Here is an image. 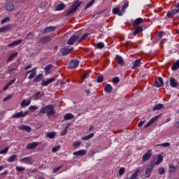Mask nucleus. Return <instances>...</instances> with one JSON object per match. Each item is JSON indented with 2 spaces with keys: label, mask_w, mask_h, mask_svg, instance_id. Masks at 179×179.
<instances>
[{
  "label": "nucleus",
  "mask_w": 179,
  "mask_h": 179,
  "mask_svg": "<svg viewBox=\"0 0 179 179\" xmlns=\"http://www.w3.org/2000/svg\"><path fill=\"white\" fill-rule=\"evenodd\" d=\"M87 36H89V34H85L80 38L78 35H73L68 39L66 44L68 45H73L76 41H78V44H80V43H82V41H83V40H85Z\"/></svg>",
  "instance_id": "1"
},
{
  "label": "nucleus",
  "mask_w": 179,
  "mask_h": 179,
  "mask_svg": "<svg viewBox=\"0 0 179 179\" xmlns=\"http://www.w3.org/2000/svg\"><path fill=\"white\" fill-rule=\"evenodd\" d=\"M39 113L41 114H46L48 116V115H53L55 114V110H54V105H47L45 107H42Z\"/></svg>",
  "instance_id": "2"
},
{
  "label": "nucleus",
  "mask_w": 179,
  "mask_h": 179,
  "mask_svg": "<svg viewBox=\"0 0 179 179\" xmlns=\"http://www.w3.org/2000/svg\"><path fill=\"white\" fill-rule=\"evenodd\" d=\"M81 5H82V2H79V1H76L74 4H73L71 6V8L66 11V16H69V15H72V13H75V12H76L79 6H80Z\"/></svg>",
  "instance_id": "3"
},
{
  "label": "nucleus",
  "mask_w": 179,
  "mask_h": 179,
  "mask_svg": "<svg viewBox=\"0 0 179 179\" xmlns=\"http://www.w3.org/2000/svg\"><path fill=\"white\" fill-rule=\"evenodd\" d=\"M179 12V3L176 6V8L171 10L166 15V19H171L174 15H177Z\"/></svg>",
  "instance_id": "4"
},
{
  "label": "nucleus",
  "mask_w": 179,
  "mask_h": 179,
  "mask_svg": "<svg viewBox=\"0 0 179 179\" xmlns=\"http://www.w3.org/2000/svg\"><path fill=\"white\" fill-rule=\"evenodd\" d=\"M80 62L79 60L74 59H72L69 64V69H76L77 66H79Z\"/></svg>",
  "instance_id": "5"
},
{
  "label": "nucleus",
  "mask_w": 179,
  "mask_h": 179,
  "mask_svg": "<svg viewBox=\"0 0 179 179\" xmlns=\"http://www.w3.org/2000/svg\"><path fill=\"white\" fill-rule=\"evenodd\" d=\"M28 113H29V111H26V112L20 111V112H18V113H16L13 114L11 116V118H23L24 117H26V115H27Z\"/></svg>",
  "instance_id": "6"
},
{
  "label": "nucleus",
  "mask_w": 179,
  "mask_h": 179,
  "mask_svg": "<svg viewBox=\"0 0 179 179\" xmlns=\"http://www.w3.org/2000/svg\"><path fill=\"white\" fill-rule=\"evenodd\" d=\"M39 145H40L39 142L29 143L26 145V149H27V150H33L36 149V148H37V146H38Z\"/></svg>",
  "instance_id": "7"
},
{
  "label": "nucleus",
  "mask_w": 179,
  "mask_h": 179,
  "mask_svg": "<svg viewBox=\"0 0 179 179\" xmlns=\"http://www.w3.org/2000/svg\"><path fill=\"white\" fill-rule=\"evenodd\" d=\"M72 50H73V48L71 46H66L62 49L61 52L62 55H68V54H71V52H72Z\"/></svg>",
  "instance_id": "8"
},
{
  "label": "nucleus",
  "mask_w": 179,
  "mask_h": 179,
  "mask_svg": "<svg viewBox=\"0 0 179 179\" xmlns=\"http://www.w3.org/2000/svg\"><path fill=\"white\" fill-rule=\"evenodd\" d=\"M57 27L54 26L47 27L44 28L43 31V34H47L48 33H52V31H55Z\"/></svg>",
  "instance_id": "9"
},
{
  "label": "nucleus",
  "mask_w": 179,
  "mask_h": 179,
  "mask_svg": "<svg viewBox=\"0 0 179 179\" xmlns=\"http://www.w3.org/2000/svg\"><path fill=\"white\" fill-rule=\"evenodd\" d=\"M152 157V150H148L142 157V162H148Z\"/></svg>",
  "instance_id": "10"
},
{
  "label": "nucleus",
  "mask_w": 179,
  "mask_h": 179,
  "mask_svg": "<svg viewBox=\"0 0 179 179\" xmlns=\"http://www.w3.org/2000/svg\"><path fill=\"white\" fill-rule=\"evenodd\" d=\"M51 40V36H44L41 38V39L39 40V43H41V44H45V45H47V44H48V43H50Z\"/></svg>",
  "instance_id": "11"
},
{
  "label": "nucleus",
  "mask_w": 179,
  "mask_h": 179,
  "mask_svg": "<svg viewBox=\"0 0 179 179\" xmlns=\"http://www.w3.org/2000/svg\"><path fill=\"white\" fill-rule=\"evenodd\" d=\"M52 82H55V78H49L48 80H42L41 83V86L47 87L48 85H51Z\"/></svg>",
  "instance_id": "12"
},
{
  "label": "nucleus",
  "mask_w": 179,
  "mask_h": 179,
  "mask_svg": "<svg viewBox=\"0 0 179 179\" xmlns=\"http://www.w3.org/2000/svg\"><path fill=\"white\" fill-rule=\"evenodd\" d=\"M158 80L159 81H155L154 83V86L155 87H162V86H164V81L163 80V78L162 77H159Z\"/></svg>",
  "instance_id": "13"
},
{
  "label": "nucleus",
  "mask_w": 179,
  "mask_h": 179,
  "mask_svg": "<svg viewBox=\"0 0 179 179\" xmlns=\"http://www.w3.org/2000/svg\"><path fill=\"white\" fill-rule=\"evenodd\" d=\"M20 163H25L26 164H33V161H31V157H25L20 159Z\"/></svg>",
  "instance_id": "14"
},
{
  "label": "nucleus",
  "mask_w": 179,
  "mask_h": 179,
  "mask_svg": "<svg viewBox=\"0 0 179 179\" xmlns=\"http://www.w3.org/2000/svg\"><path fill=\"white\" fill-rule=\"evenodd\" d=\"M112 12L113 15H118V16H122L124 15L122 10H120L118 7L113 8Z\"/></svg>",
  "instance_id": "15"
},
{
  "label": "nucleus",
  "mask_w": 179,
  "mask_h": 179,
  "mask_svg": "<svg viewBox=\"0 0 179 179\" xmlns=\"http://www.w3.org/2000/svg\"><path fill=\"white\" fill-rule=\"evenodd\" d=\"M43 96H44V93L38 91L33 95L32 99L34 100H40L41 97H43Z\"/></svg>",
  "instance_id": "16"
},
{
  "label": "nucleus",
  "mask_w": 179,
  "mask_h": 179,
  "mask_svg": "<svg viewBox=\"0 0 179 179\" xmlns=\"http://www.w3.org/2000/svg\"><path fill=\"white\" fill-rule=\"evenodd\" d=\"M19 129H20V131H26V132H31V127H30V126H27V125H20L18 127Z\"/></svg>",
  "instance_id": "17"
},
{
  "label": "nucleus",
  "mask_w": 179,
  "mask_h": 179,
  "mask_svg": "<svg viewBox=\"0 0 179 179\" xmlns=\"http://www.w3.org/2000/svg\"><path fill=\"white\" fill-rule=\"evenodd\" d=\"M141 59H137L133 62V65L131 66V69H136V68H139L141 65Z\"/></svg>",
  "instance_id": "18"
},
{
  "label": "nucleus",
  "mask_w": 179,
  "mask_h": 179,
  "mask_svg": "<svg viewBox=\"0 0 179 179\" xmlns=\"http://www.w3.org/2000/svg\"><path fill=\"white\" fill-rule=\"evenodd\" d=\"M10 29H12V24H10L3 26V27H0V33H4V31L10 30Z\"/></svg>",
  "instance_id": "19"
},
{
  "label": "nucleus",
  "mask_w": 179,
  "mask_h": 179,
  "mask_svg": "<svg viewBox=\"0 0 179 179\" xmlns=\"http://www.w3.org/2000/svg\"><path fill=\"white\" fill-rule=\"evenodd\" d=\"M36 75H37V67L32 69V72L29 76L28 79H34V78H36Z\"/></svg>",
  "instance_id": "20"
},
{
  "label": "nucleus",
  "mask_w": 179,
  "mask_h": 179,
  "mask_svg": "<svg viewBox=\"0 0 179 179\" xmlns=\"http://www.w3.org/2000/svg\"><path fill=\"white\" fill-rule=\"evenodd\" d=\"M22 43H23V39H18L8 44V47H13L15 45H19L20 44H22Z\"/></svg>",
  "instance_id": "21"
},
{
  "label": "nucleus",
  "mask_w": 179,
  "mask_h": 179,
  "mask_svg": "<svg viewBox=\"0 0 179 179\" xmlns=\"http://www.w3.org/2000/svg\"><path fill=\"white\" fill-rule=\"evenodd\" d=\"M104 91L106 92V93H107L108 94H110V93H111V92H113V87L111 86V85L110 84H106L104 87Z\"/></svg>",
  "instance_id": "22"
},
{
  "label": "nucleus",
  "mask_w": 179,
  "mask_h": 179,
  "mask_svg": "<svg viewBox=\"0 0 179 179\" xmlns=\"http://www.w3.org/2000/svg\"><path fill=\"white\" fill-rule=\"evenodd\" d=\"M31 103V100H28L27 101L26 99H24L21 103H20V106L22 108H24V107H27L28 106H30Z\"/></svg>",
  "instance_id": "23"
},
{
  "label": "nucleus",
  "mask_w": 179,
  "mask_h": 179,
  "mask_svg": "<svg viewBox=\"0 0 179 179\" xmlns=\"http://www.w3.org/2000/svg\"><path fill=\"white\" fill-rule=\"evenodd\" d=\"M74 156H85L86 155V150H80L73 153Z\"/></svg>",
  "instance_id": "24"
},
{
  "label": "nucleus",
  "mask_w": 179,
  "mask_h": 179,
  "mask_svg": "<svg viewBox=\"0 0 179 179\" xmlns=\"http://www.w3.org/2000/svg\"><path fill=\"white\" fill-rule=\"evenodd\" d=\"M116 58L117 59L118 65H125V61H124V59H122V57H121L120 55H116Z\"/></svg>",
  "instance_id": "25"
},
{
  "label": "nucleus",
  "mask_w": 179,
  "mask_h": 179,
  "mask_svg": "<svg viewBox=\"0 0 179 179\" xmlns=\"http://www.w3.org/2000/svg\"><path fill=\"white\" fill-rule=\"evenodd\" d=\"M73 118H75V115H73V114L72 113H66L64 116V120L65 121H69V120H73Z\"/></svg>",
  "instance_id": "26"
},
{
  "label": "nucleus",
  "mask_w": 179,
  "mask_h": 179,
  "mask_svg": "<svg viewBox=\"0 0 179 179\" xmlns=\"http://www.w3.org/2000/svg\"><path fill=\"white\" fill-rule=\"evenodd\" d=\"M52 69V64H48L44 68L45 74V75H50L51 69Z\"/></svg>",
  "instance_id": "27"
},
{
  "label": "nucleus",
  "mask_w": 179,
  "mask_h": 179,
  "mask_svg": "<svg viewBox=\"0 0 179 179\" xmlns=\"http://www.w3.org/2000/svg\"><path fill=\"white\" fill-rule=\"evenodd\" d=\"M17 159V155H11V156L7 159V162H8V163H13L14 162H16Z\"/></svg>",
  "instance_id": "28"
},
{
  "label": "nucleus",
  "mask_w": 179,
  "mask_h": 179,
  "mask_svg": "<svg viewBox=\"0 0 179 179\" xmlns=\"http://www.w3.org/2000/svg\"><path fill=\"white\" fill-rule=\"evenodd\" d=\"M170 85L171 87H178V85L177 83V81L176 80V78H171L170 79Z\"/></svg>",
  "instance_id": "29"
},
{
  "label": "nucleus",
  "mask_w": 179,
  "mask_h": 179,
  "mask_svg": "<svg viewBox=\"0 0 179 179\" xmlns=\"http://www.w3.org/2000/svg\"><path fill=\"white\" fill-rule=\"evenodd\" d=\"M142 31H143V27H138L133 32V36H138V34H139V33H142Z\"/></svg>",
  "instance_id": "30"
},
{
  "label": "nucleus",
  "mask_w": 179,
  "mask_h": 179,
  "mask_svg": "<svg viewBox=\"0 0 179 179\" xmlns=\"http://www.w3.org/2000/svg\"><path fill=\"white\" fill-rule=\"evenodd\" d=\"M142 22H143V18L142 17L136 18L133 22V26H139V24H141Z\"/></svg>",
  "instance_id": "31"
},
{
  "label": "nucleus",
  "mask_w": 179,
  "mask_h": 179,
  "mask_svg": "<svg viewBox=\"0 0 179 179\" xmlns=\"http://www.w3.org/2000/svg\"><path fill=\"white\" fill-rule=\"evenodd\" d=\"M171 69H172V71H177L178 69H179V59L178 60H176L174 63H173V66H172V67H171Z\"/></svg>",
  "instance_id": "32"
},
{
  "label": "nucleus",
  "mask_w": 179,
  "mask_h": 179,
  "mask_svg": "<svg viewBox=\"0 0 179 179\" xmlns=\"http://www.w3.org/2000/svg\"><path fill=\"white\" fill-rule=\"evenodd\" d=\"M17 54H18L17 52H15L11 54L9 56L8 59H7V64H9V62H10V61L13 60V58L17 57Z\"/></svg>",
  "instance_id": "33"
},
{
  "label": "nucleus",
  "mask_w": 179,
  "mask_h": 179,
  "mask_svg": "<svg viewBox=\"0 0 179 179\" xmlns=\"http://www.w3.org/2000/svg\"><path fill=\"white\" fill-rule=\"evenodd\" d=\"M93 136H94V133H91L90 134L87 135V136H85L81 138L82 141H89V139H92V138H93Z\"/></svg>",
  "instance_id": "34"
},
{
  "label": "nucleus",
  "mask_w": 179,
  "mask_h": 179,
  "mask_svg": "<svg viewBox=\"0 0 179 179\" xmlns=\"http://www.w3.org/2000/svg\"><path fill=\"white\" fill-rule=\"evenodd\" d=\"M43 73L38 74L34 79V82H41V80H43Z\"/></svg>",
  "instance_id": "35"
},
{
  "label": "nucleus",
  "mask_w": 179,
  "mask_h": 179,
  "mask_svg": "<svg viewBox=\"0 0 179 179\" xmlns=\"http://www.w3.org/2000/svg\"><path fill=\"white\" fill-rule=\"evenodd\" d=\"M164 106L162 103H159L153 107L152 111H157L159 110H162Z\"/></svg>",
  "instance_id": "36"
},
{
  "label": "nucleus",
  "mask_w": 179,
  "mask_h": 179,
  "mask_svg": "<svg viewBox=\"0 0 179 179\" xmlns=\"http://www.w3.org/2000/svg\"><path fill=\"white\" fill-rule=\"evenodd\" d=\"M162 162H163V156L162 155L159 154L157 155V162H155L156 166H159V164H160V163H162Z\"/></svg>",
  "instance_id": "37"
},
{
  "label": "nucleus",
  "mask_w": 179,
  "mask_h": 179,
  "mask_svg": "<svg viewBox=\"0 0 179 179\" xmlns=\"http://www.w3.org/2000/svg\"><path fill=\"white\" fill-rule=\"evenodd\" d=\"M55 135H56L55 131H52V132L47 133L46 136L50 139H54V138H55Z\"/></svg>",
  "instance_id": "38"
},
{
  "label": "nucleus",
  "mask_w": 179,
  "mask_h": 179,
  "mask_svg": "<svg viewBox=\"0 0 179 179\" xmlns=\"http://www.w3.org/2000/svg\"><path fill=\"white\" fill-rule=\"evenodd\" d=\"M141 173V170L140 169H137L134 173L131 176V177L130 178V179H138V174H139Z\"/></svg>",
  "instance_id": "39"
},
{
  "label": "nucleus",
  "mask_w": 179,
  "mask_h": 179,
  "mask_svg": "<svg viewBox=\"0 0 179 179\" xmlns=\"http://www.w3.org/2000/svg\"><path fill=\"white\" fill-rule=\"evenodd\" d=\"M152 171H151L150 169H148L147 168L145 171V178H149V177H150V176H152Z\"/></svg>",
  "instance_id": "40"
},
{
  "label": "nucleus",
  "mask_w": 179,
  "mask_h": 179,
  "mask_svg": "<svg viewBox=\"0 0 179 179\" xmlns=\"http://www.w3.org/2000/svg\"><path fill=\"white\" fill-rule=\"evenodd\" d=\"M177 171V166L171 165L169 166V173H176Z\"/></svg>",
  "instance_id": "41"
},
{
  "label": "nucleus",
  "mask_w": 179,
  "mask_h": 179,
  "mask_svg": "<svg viewBox=\"0 0 179 179\" xmlns=\"http://www.w3.org/2000/svg\"><path fill=\"white\" fill-rule=\"evenodd\" d=\"M96 48H97L98 50H103V48H104V43L103 42L97 43Z\"/></svg>",
  "instance_id": "42"
},
{
  "label": "nucleus",
  "mask_w": 179,
  "mask_h": 179,
  "mask_svg": "<svg viewBox=\"0 0 179 179\" xmlns=\"http://www.w3.org/2000/svg\"><path fill=\"white\" fill-rule=\"evenodd\" d=\"M16 71H17V66L15 68H11L8 69L7 73H8L9 75H12V73H15Z\"/></svg>",
  "instance_id": "43"
},
{
  "label": "nucleus",
  "mask_w": 179,
  "mask_h": 179,
  "mask_svg": "<svg viewBox=\"0 0 179 179\" xmlns=\"http://www.w3.org/2000/svg\"><path fill=\"white\" fill-rule=\"evenodd\" d=\"M70 124H69L63 131H62L60 133V136H65V135H66V134H68V128H69Z\"/></svg>",
  "instance_id": "44"
},
{
  "label": "nucleus",
  "mask_w": 179,
  "mask_h": 179,
  "mask_svg": "<svg viewBox=\"0 0 179 179\" xmlns=\"http://www.w3.org/2000/svg\"><path fill=\"white\" fill-rule=\"evenodd\" d=\"M65 8V3H61L57 6V8H56V10H64V8Z\"/></svg>",
  "instance_id": "45"
},
{
  "label": "nucleus",
  "mask_w": 179,
  "mask_h": 179,
  "mask_svg": "<svg viewBox=\"0 0 179 179\" xmlns=\"http://www.w3.org/2000/svg\"><path fill=\"white\" fill-rule=\"evenodd\" d=\"M129 6V3L128 1H127V2L122 6L121 10H122V12H123V13H125V9H127Z\"/></svg>",
  "instance_id": "46"
},
{
  "label": "nucleus",
  "mask_w": 179,
  "mask_h": 179,
  "mask_svg": "<svg viewBox=\"0 0 179 179\" xmlns=\"http://www.w3.org/2000/svg\"><path fill=\"white\" fill-rule=\"evenodd\" d=\"M6 10L12 12V10H13V9H15V6H13V4H9V5L6 6Z\"/></svg>",
  "instance_id": "47"
},
{
  "label": "nucleus",
  "mask_w": 179,
  "mask_h": 179,
  "mask_svg": "<svg viewBox=\"0 0 179 179\" xmlns=\"http://www.w3.org/2000/svg\"><path fill=\"white\" fill-rule=\"evenodd\" d=\"M156 166V162H151V164L147 167L148 170H150L151 171H153V169H155V166Z\"/></svg>",
  "instance_id": "48"
},
{
  "label": "nucleus",
  "mask_w": 179,
  "mask_h": 179,
  "mask_svg": "<svg viewBox=\"0 0 179 179\" xmlns=\"http://www.w3.org/2000/svg\"><path fill=\"white\" fill-rule=\"evenodd\" d=\"M156 166V162H151V164L147 167L148 170H150L151 171H153V169H155V166Z\"/></svg>",
  "instance_id": "49"
},
{
  "label": "nucleus",
  "mask_w": 179,
  "mask_h": 179,
  "mask_svg": "<svg viewBox=\"0 0 179 179\" xmlns=\"http://www.w3.org/2000/svg\"><path fill=\"white\" fill-rule=\"evenodd\" d=\"M94 2H96V0H92L91 1H90L85 7V9H89V8H90L93 3H94Z\"/></svg>",
  "instance_id": "50"
},
{
  "label": "nucleus",
  "mask_w": 179,
  "mask_h": 179,
  "mask_svg": "<svg viewBox=\"0 0 179 179\" xmlns=\"http://www.w3.org/2000/svg\"><path fill=\"white\" fill-rule=\"evenodd\" d=\"M104 80V76L103 75H100L97 77L96 81L98 83H101Z\"/></svg>",
  "instance_id": "51"
},
{
  "label": "nucleus",
  "mask_w": 179,
  "mask_h": 179,
  "mask_svg": "<svg viewBox=\"0 0 179 179\" xmlns=\"http://www.w3.org/2000/svg\"><path fill=\"white\" fill-rule=\"evenodd\" d=\"M160 117V115H158L157 116H155L152 119H150L149 121L151 122V124H153L154 122H156L157 120H159V117Z\"/></svg>",
  "instance_id": "52"
},
{
  "label": "nucleus",
  "mask_w": 179,
  "mask_h": 179,
  "mask_svg": "<svg viewBox=\"0 0 179 179\" xmlns=\"http://www.w3.org/2000/svg\"><path fill=\"white\" fill-rule=\"evenodd\" d=\"M9 151V147H6L5 149L0 150V155H6Z\"/></svg>",
  "instance_id": "53"
},
{
  "label": "nucleus",
  "mask_w": 179,
  "mask_h": 179,
  "mask_svg": "<svg viewBox=\"0 0 179 179\" xmlns=\"http://www.w3.org/2000/svg\"><path fill=\"white\" fill-rule=\"evenodd\" d=\"M156 146L157 147L163 146L164 148H169V146H170V143H163L161 144H157Z\"/></svg>",
  "instance_id": "54"
},
{
  "label": "nucleus",
  "mask_w": 179,
  "mask_h": 179,
  "mask_svg": "<svg viewBox=\"0 0 179 179\" xmlns=\"http://www.w3.org/2000/svg\"><path fill=\"white\" fill-rule=\"evenodd\" d=\"M33 37H34V35L33 34V33L29 32L28 34H27L26 39L31 40V38H33Z\"/></svg>",
  "instance_id": "55"
},
{
  "label": "nucleus",
  "mask_w": 179,
  "mask_h": 179,
  "mask_svg": "<svg viewBox=\"0 0 179 179\" xmlns=\"http://www.w3.org/2000/svg\"><path fill=\"white\" fill-rule=\"evenodd\" d=\"M158 171H159V174H160V176H163V174H164V173H166V169H164V168H163V167H161L159 169Z\"/></svg>",
  "instance_id": "56"
},
{
  "label": "nucleus",
  "mask_w": 179,
  "mask_h": 179,
  "mask_svg": "<svg viewBox=\"0 0 179 179\" xmlns=\"http://www.w3.org/2000/svg\"><path fill=\"white\" fill-rule=\"evenodd\" d=\"M15 170L17 171H19V173H22V171H24V170H26V169L24 167L17 166L15 168Z\"/></svg>",
  "instance_id": "57"
},
{
  "label": "nucleus",
  "mask_w": 179,
  "mask_h": 179,
  "mask_svg": "<svg viewBox=\"0 0 179 179\" xmlns=\"http://www.w3.org/2000/svg\"><path fill=\"white\" fill-rule=\"evenodd\" d=\"M80 145H82V142L80 141H75L73 144V146L74 148H78V146H80Z\"/></svg>",
  "instance_id": "58"
},
{
  "label": "nucleus",
  "mask_w": 179,
  "mask_h": 179,
  "mask_svg": "<svg viewBox=\"0 0 179 179\" xmlns=\"http://www.w3.org/2000/svg\"><path fill=\"white\" fill-rule=\"evenodd\" d=\"M9 20H10V18H9V17H6L1 21V24H4V23H6V22H9Z\"/></svg>",
  "instance_id": "59"
},
{
  "label": "nucleus",
  "mask_w": 179,
  "mask_h": 179,
  "mask_svg": "<svg viewBox=\"0 0 179 179\" xmlns=\"http://www.w3.org/2000/svg\"><path fill=\"white\" fill-rule=\"evenodd\" d=\"M62 169V165L60 166H58V167H57V168H55V169H54L53 171H52V173H53L54 174H55V173H58V171H59L60 169Z\"/></svg>",
  "instance_id": "60"
},
{
  "label": "nucleus",
  "mask_w": 179,
  "mask_h": 179,
  "mask_svg": "<svg viewBox=\"0 0 179 179\" xmlns=\"http://www.w3.org/2000/svg\"><path fill=\"white\" fill-rule=\"evenodd\" d=\"M59 149H61V146L58 145L57 147H54L52 149V152H53V153H55L56 152H58V150H59Z\"/></svg>",
  "instance_id": "61"
},
{
  "label": "nucleus",
  "mask_w": 179,
  "mask_h": 179,
  "mask_svg": "<svg viewBox=\"0 0 179 179\" xmlns=\"http://www.w3.org/2000/svg\"><path fill=\"white\" fill-rule=\"evenodd\" d=\"M29 111H32V110H38V106H31L29 107Z\"/></svg>",
  "instance_id": "62"
},
{
  "label": "nucleus",
  "mask_w": 179,
  "mask_h": 179,
  "mask_svg": "<svg viewBox=\"0 0 179 179\" xmlns=\"http://www.w3.org/2000/svg\"><path fill=\"white\" fill-rule=\"evenodd\" d=\"M113 83H115L116 85H117V83H120V78H118V77L113 78Z\"/></svg>",
  "instance_id": "63"
},
{
  "label": "nucleus",
  "mask_w": 179,
  "mask_h": 179,
  "mask_svg": "<svg viewBox=\"0 0 179 179\" xmlns=\"http://www.w3.org/2000/svg\"><path fill=\"white\" fill-rule=\"evenodd\" d=\"M125 173V168H120L119 170V176H122Z\"/></svg>",
  "instance_id": "64"
}]
</instances>
